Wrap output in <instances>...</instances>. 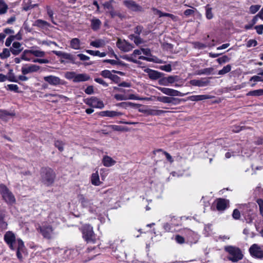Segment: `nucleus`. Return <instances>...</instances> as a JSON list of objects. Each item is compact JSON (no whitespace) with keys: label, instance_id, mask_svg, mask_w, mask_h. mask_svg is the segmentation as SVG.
Here are the masks:
<instances>
[{"label":"nucleus","instance_id":"f257e3e1","mask_svg":"<svg viewBox=\"0 0 263 263\" xmlns=\"http://www.w3.org/2000/svg\"><path fill=\"white\" fill-rule=\"evenodd\" d=\"M41 180L46 186L51 185L55 178V174L53 170L49 167H43L41 170Z\"/></svg>","mask_w":263,"mask_h":263},{"label":"nucleus","instance_id":"f03ea898","mask_svg":"<svg viewBox=\"0 0 263 263\" xmlns=\"http://www.w3.org/2000/svg\"><path fill=\"white\" fill-rule=\"evenodd\" d=\"M224 250L229 254V260L233 262H237L243 257L241 251L237 247L229 246L225 247Z\"/></svg>","mask_w":263,"mask_h":263},{"label":"nucleus","instance_id":"7ed1b4c3","mask_svg":"<svg viewBox=\"0 0 263 263\" xmlns=\"http://www.w3.org/2000/svg\"><path fill=\"white\" fill-rule=\"evenodd\" d=\"M78 199L79 203H81L82 207L87 209L91 213L96 212L97 207L93 205L92 201L86 198L83 195H79Z\"/></svg>","mask_w":263,"mask_h":263},{"label":"nucleus","instance_id":"20e7f679","mask_svg":"<svg viewBox=\"0 0 263 263\" xmlns=\"http://www.w3.org/2000/svg\"><path fill=\"white\" fill-rule=\"evenodd\" d=\"M83 238L87 242L95 243V234L92 227L89 224L84 225L82 228Z\"/></svg>","mask_w":263,"mask_h":263},{"label":"nucleus","instance_id":"39448f33","mask_svg":"<svg viewBox=\"0 0 263 263\" xmlns=\"http://www.w3.org/2000/svg\"><path fill=\"white\" fill-rule=\"evenodd\" d=\"M0 192L4 199L9 203H13L15 202L14 196L4 185H0Z\"/></svg>","mask_w":263,"mask_h":263},{"label":"nucleus","instance_id":"423d86ee","mask_svg":"<svg viewBox=\"0 0 263 263\" xmlns=\"http://www.w3.org/2000/svg\"><path fill=\"white\" fill-rule=\"evenodd\" d=\"M37 229L45 238L51 239L54 235L53 229L49 225L43 224L42 226L39 227Z\"/></svg>","mask_w":263,"mask_h":263},{"label":"nucleus","instance_id":"0eeeda50","mask_svg":"<svg viewBox=\"0 0 263 263\" xmlns=\"http://www.w3.org/2000/svg\"><path fill=\"white\" fill-rule=\"evenodd\" d=\"M84 102L87 105L93 108L102 109L104 107L103 101L96 97H92L86 99Z\"/></svg>","mask_w":263,"mask_h":263},{"label":"nucleus","instance_id":"6e6552de","mask_svg":"<svg viewBox=\"0 0 263 263\" xmlns=\"http://www.w3.org/2000/svg\"><path fill=\"white\" fill-rule=\"evenodd\" d=\"M44 80L49 84L52 86H58L60 85H63L64 84L63 80H62L58 77L52 75L44 77Z\"/></svg>","mask_w":263,"mask_h":263},{"label":"nucleus","instance_id":"1a4fd4ad","mask_svg":"<svg viewBox=\"0 0 263 263\" xmlns=\"http://www.w3.org/2000/svg\"><path fill=\"white\" fill-rule=\"evenodd\" d=\"M117 46L122 51L124 52H128L132 50L134 47L129 43L125 40L118 39L117 42Z\"/></svg>","mask_w":263,"mask_h":263},{"label":"nucleus","instance_id":"9d476101","mask_svg":"<svg viewBox=\"0 0 263 263\" xmlns=\"http://www.w3.org/2000/svg\"><path fill=\"white\" fill-rule=\"evenodd\" d=\"M251 255L255 257L261 258L263 257V250L257 244H253L249 249Z\"/></svg>","mask_w":263,"mask_h":263},{"label":"nucleus","instance_id":"9b49d317","mask_svg":"<svg viewBox=\"0 0 263 263\" xmlns=\"http://www.w3.org/2000/svg\"><path fill=\"white\" fill-rule=\"evenodd\" d=\"M114 98L118 101L126 100L127 99L135 100H147L149 101L151 100L149 98H140L134 95H129V97H127L126 96L121 94H116L114 96Z\"/></svg>","mask_w":263,"mask_h":263},{"label":"nucleus","instance_id":"f8f14e48","mask_svg":"<svg viewBox=\"0 0 263 263\" xmlns=\"http://www.w3.org/2000/svg\"><path fill=\"white\" fill-rule=\"evenodd\" d=\"M4 239L7 243L9 246V247L12 250H14L15 247L13 246V244L15 243V236L14 234L10 231H8L5 234Z\"/></svg>","mask_w":263,"mask_h":263},{"label":"nucleus","instance_id":"ddd939ff","mask_svg":"<svg viewBox=\"0 0 263 263\" xmlns=\"http://www.w3.org/2000/svg\"><path fill=\"white\" fill-rule=\"evenodd\" d=\"M158 89L165 95L170 96H183V94L180 91L171 88L166 87H158Z\"/></svg>","mask_w":263,"mask_h":263},{"label":"nucleus","instance_id":"4468645a","mask_svg":"<svg viewBox=\"0 0 263 263\" xmlns=\"http://www.w3.org/2000/svg\"><path fill=\"white\" fill-rule=\"evenodd\" d=\"M40 69V66L34 64L25 65L22 68V72L24 75L34 72Z\"/></svg>","mask_w":263,"mask_h":263},{"label":"nucleus","instance_id":"2eb2a0df","mask_svg":"<svg viewBox=\"0 0 263 263\" xmlns=\"http://www.w3.org/2000/svg\"><path fill=\"white\" fill-rule=\"evenodd\" d=\"M27 255L26 250L24 247L23 242L17 239V258L22 259L23 256Z\"/></svg>","mask_w":263,"mask_h":263},{"label":"nucleus","instance_id":"dca6fc26","mask_svg":"<svg viewBox=\"0 0 263 263\" xmlns=\"http://www.w3.org/2000/svg\"><path fill=\"white\" fill-rule=\"evenodd\" d=\"M157 100L164 103H172L173 104H177L179 102V100L178 98L165 96L158 97Z\"/></svg>","mask_w":263,"mask_h":263},{"label":"nucleus","instance_id":"f3484780","mask_svg":"<svg viewBox=\"0 0 263 263\" xmlns=\"http://www.w3.org/2000/svg\"><path fill=\"white\" fill-rule=\"evenodd\" d=\"M144 71L148 73L149 78L152 80H157L162 76V74L160 72L149 68H146Z\"/></svg>","mask_w":263,"mask_h":263},{"label":"nucleus","instance_id":"a211bd4d","mask_svg":"<svg viewBox=\"0 0 263 263\" xmlns=\"http://www.w3.org/2000/svg\"><path fill=\"white\" fill-rule=\"evenodd\" d=\"M210 82L206 80L205 78H203L201 80H192L190 81L191 85L193 86H196L198 87H203L207 86L209 84Z\"/></svg>","mask_w":263,"mask_h":263},{"label":"nucleus","instance_id":"6ab92c4d","mask_svg":"<svg viewBox=\"0 0 263 263\" xmlns=\"http://www.w3.org/2000/svg\"><path fill=\"white\" fill-rule=\"evenodd\" d=\"M214 97L210 95H195L191 96L188 97V100L191 101H199L206 99H210L213 98Z\"/></svg>","mask_w":263,"mask_h":263},{"label":"nucleus","instance_id":"aec40b11","mask_svg":"<svg viewBox=\"0 0 263 263\" xmlns=\"http://www.w3.org/2000/svg\"><path fill=\"white\" fill-rule=\"evenodd\" d=\"M215 203L217 210L223 211L227 206L228 201L224 199L219 198L215 201Z\"/></svg>","mask_w":263,"mask_h":263},{"label":"nucleus","instance_id":"412c9836","mask_svg":"<svg viewBox=\"0 0 263 263\" xmlns=\"http://www.w3.org/2000/svg\"><path fill=\"white\" fill-rule=\"evenodd\" d=\"M90 79V76L86 73H76L74 82L79 83L81 82H85L88 81Z\"/></svg>","mask_w":263,"mask_h":263},{"label":"nucleus","instance_id":"4be33fe9","mask_svg":"<svg viewBox=\"0 0 263 263\" xmlns=\"http://www.w3.org/2000/svg\"><path fill=\"white\" fill-rule=\"evenodd\" d=\"M81 42L80 40L78 38H73L70 41V46L71 48L74 50L81 49Z\"/></svg>","mask_w":263,"mask_h":263},{"label":"nucleus","instance_id":"5701e85b","mask_svg":"<svg viewBox=\"0 0 263 263\" xmlns=\"http://www.w3.org/2000/svg\"><path fill=\"white\" fill-rule=\"evenodd\" d=\"M166 111L162 110H158L155 109H148L144 111V113L147 115L151 116H160L162 114L166 112Z\"/></svg>","mask_w":263,"mask_h":263},{"label":"nucleus","instance_id":"b1692460","mask_svg":"<svg viewBox=\"0 0 263 263\" xmlns=\"http://www.w3.org/2000/svg\"><path fill=\"white\" fill-rule=\"evenodd\" d=\"M91 28L94 31H97L100 28L102 24L101 21L97 18H93L91 20Z\"/></svg>","mask_w":263,"mask_h":263},{"label":"nucleus","instance_id":"393cba45","mask_svg":"<svg viewBox=\"0 0 263 263\" xmlns=\"http://www.w3.org/2000/svg\"><path fill=\"white\" fill-rule=\"evenodd\" d=\"M102 163L104 166L106 167H110L116 163V161L113 160L110 157L105 156L103 158Z\"/></svg>","mask_w":263,"mask_h":263},{"label":"nucleus","instance_id":"a878e982","mask_svg":"<svg viewBox=\"0 0 263 263\" xmlns=\"http://www.w3.org/2000/svg\"><path fill=\"white\" fill-rule=\"evenodd\" d=\"M32 49L25 50L21 55V59L25 61H30L32 59Z\"/></svg>","mask_w":263,"mask_h":263},{"label":"nucleus","instance_id":"bb28decb","mask_svg":"<svg viewBox=\"0 0 263 263\" xmlns=\"http://www.w3.org/2000/svg\"><path fill=\"white\" fill-rule=\"evenodd\" d=\"M121 114L119 112H117L115 111H103L100 112V115L102 117H114L116 116H118L121 115Z\"/></svg>","mask_w":263,"mask_h":263},{"label":"nucleus","instance_id":"cd10ccee","mask_svg":"<svg viewBox=\"0 0 263 263\" xmlns=\"http://www.w3.org/2000/svg\"><path fill=\"white\" fill-rule=\"evenodd\" d=\"M106 44L105 40L103 39H98L95 41H91L90 45L96 48H101L104 47Z\"/></svg>","mask_w":263,"mask_h":263},{"label":"nucleus","instance_id":"c85d7f7f","mask_svg":"<svg viewBox=\"0 0 263 263\" xmlns=\"http://www.w3.org/2000/svg\"><path fill=\"white\" fill-rule=\"evenodd\" d=\"M91 182L93 185L96 186H99L101 184L98 172H96L91 175Z\"/></svg>","mask_w":263,"mask_h":263},{"label":"nucleus","instance_id":"c756f323","mask_svg":"<svg viewBox=\"0 0 263 263\" xmlns=\"http://www.w3.org/2000/svg\"><path fill=\"white\" fill-rule=\"evenodd\" d=\"M124 4L128 8L132 10L136 11L139 9V6L132 1H124Z\"/></svg>","mask_w":263,"mask_h":263},{"label":"nucleus","instance_id":"7c9ffc66","mask_svg":"<svg viewBox=\"0 0 263 263\" xmlns=\"http://www.w3.org/2000/svg\"><path fill=\"white\" fill-rule=\"evenodd\" d=\"M205 16L208 20L213 18L214 15L212 12V8L210 7L209 5H206L205 7Z\"/></svg>","mask_w":263,"mask_h":263},{"label":"nucleus","instance_id":"2f4dec72","mask_svg":"<svg viewBox=\"0 0 263 263\" xmlns=\"http://www.w3.org/2000/svg\"><path fill=\"white\" fill-rule=\"evenodd\" d=\"M86 52L89 54L93 56H98L99 57H104L106 55V53L105 52H100L99 51H94L91 50H86Z\"/></svg>","mask_w":263,"mask_h":263},{"label":"nucleus","instance_id":"473e14b6","mask_svg":"<svg viewBox=\"0 0 263 263\" xmlns=\"http://www.w3.org/2000/svg\"><path fill=\"white\" fill-rule=\"evenodd\" d=\"M260 75H256L252 77L250 79V81H253L254 83L251 85V87H254L256 85L257 82H263V77H261L259 76Z\"/></svg>","mask_w":263,"mask_h":263},{"label":"nucleus","instance_id":"72a5a7b5","mask_svg":"<svg viewBox=\"0 0 263 263\" xmlns=\"http://www.w3.org/2000/svg\"><path fill=\"white\" fill-rule=\"evenodd\" d=\"M263 95V89H260L250 91L247 93V96H260Z\"/></svg>","mask_w":263,"mask_h":263},{"label":"nucleus","instance_id":"f704fd0d","mask_svg":"<svg viewBox=\"0 0 263 263\" xmlns=\"http://www.w3.org/2000/svg\"><path fill=\"white\" fill-rule=\"evenodd\" d=\"M129 38L132 41H133L137 45L143 43L142 40L139 36L130 34L129 35Z\"/></svg>","mask_w":263,"mask_h":263},{"label":"nucleus","instance_id":"c9c22d12","mask_svg":"<svg viewBox=\"0 0 263 263\" xmlns=\"http://www.w3.org/2000/svg\"><path fill=\"white\" fill-rule=\"evenodd\" d=\"M214 69L212 67L206 68L203 69H201L198 71L197 74L199 75L206 74L209 75L212 73Z\"/></svg>","mask_w":263,"mask_h":263},{"label":"nucleus","instance_id":"e433bc0d","mask_svg":"<svg viewBox=\"0 0 263 263\" xmlns=\"http://www.w3.org/2000/svg\"><path fill=\"white\" fill-rule=\"evenodd\" d=\"M32 53L33 55L38 58H42L45 55V52L40 50H35L32 49Z\"/></svg>","mask_w":263,"mask_h":263},{"label":"nucleus","instance_id":"4c0bfd02","mask_svg":"<svg viewBox=\"0 0 263 263\" xmlns=\"http://www.w3.org/2000/svg\"><path fill=\"white\" fill-rule=\"evenodd\" d=\"M8 6L3 0H0V14H3L7 12Z\"/></svg>","mask_w":263,"mask_h":263},{"label":"nucleus","instance_id":"58836bf2","mask_svg":"<svg viewBox=\"0 0 263 263\" xmlns=\"http://www.w3.org/2000/svg\"><path fill=\"white\" fill-rule=\"evenodd\" d=\"M4 214L0 213V228L2 230L6 229L7 227V223L4 220Z\"/></svg>","mask_w":263,"mask_h":263},{"label":"nucleus","instance_id":"ea45409f","mask_svg":"<svg viewBox=\"0 0 263 263\" xmlns=\"http://www.w3.org/2000/svg\"><path fill=\"white\" fill-rule=\"evenodd\" d=\"M231 70V66L230 65H227V66L223 67V68L218 71V74L219 75H224L229 72H230Z\"/></svg>","mask_w":263,"mask_h":263},{"label":"nucleus","instance_id":"a19ab883","mask_svg":"<svg viewBox=\"0 0 263 263\" xmlns=\"http://www.w3.org/2000/svg\"><path fill=\"white\" fill-rule=\"evenodd\" d=\"M237 148L235 152L229 151L226 153L225 157L226 158H230L231 156H234L235 154L239 153L240 147L238 144L237 145Z\"/></svg>","mask_w":263,"mask_h":263},{"label":"nucleus","instance_id":"79ce46f5","mask_svg":"<svg viewBox=\"0 0 263 263\" xmlns=\"http://www.w3.org/2000/svg\"><path fill=\"white\" fill-rule=\"evenodd\" d=\"M112 71H109L108 70H104L103 71H101V75L105 78H108V79H110L112 74Z\"/></svg>","mask_w":263,"mask_h":263},{"label":"nucleus","instance_id":"37998d69","mask_svg":"<svg viewBox=\"0 0 263 263\" xmlns=\"http://www.w3.org/2000/svg\"><path fill=\"white\" fill-rule=\"evenodd\" d=\"M7 80L12 82H16V79L14 73L13 72V70L10 69L7 75Z\"/></svg>","mask_w":263,"mask_h":263},{"label":"nucleus","instance_id":"c03bdc74","mask_svg":"<svg viewBox=\"0 0 263 263\" xmlns=\"http://www.w3.org/2000/svg\"><path fill=\"white\" fill-rule=\"evenodd\" d=\"M76 73L74 72H67L65 73V78L68 80H72L74 82V80L76 78Z\"/></svg>","mask_w":263,"mask_h":263},{"label":"nucleus","instance_id":"a18cd8bd","mask_svg":"<svg viewBox=\"0 0 263 263\" xmlns=\"http://www.w3.org/2000/svg\"><path fill=\"white\" fill-rule=\"evenodd\" d=\"M260 8V5H259L251 6L250 7V9H249L250 13L255 14L256 12H257L259 10Z\"/></svg>","mask_w":263,"mask_h":263},{"label":"nucleus","instance_id":"49530a36","mask_svg":"<svg viewBox=\"0 0 263 263\" xmlns=\"http://www.w3.org/2000/svg\"><path fill=\"white\" fill-rule=\"evenodd\" d=\"M123 59L128 61L132 62L134 63L137 64L139 63V61L134 58L133 54H132L131 55H124L123 57Z\"/></svg>","mask_w":263,"mask_h":263},{"label":"nucleus","instance_id":"de8ad7c7","mask_svg":"<svg viewBox=\"0 0 263 263\" xmlns=\"http://www.w3.org/2000/svg\"><path fill=\"white\" fill-rule=\"evenodd\" d=\"M216 61L220 64H222L229 62L230 61V58L227 55H224L221 58L217 59Z\"/></svg>","mask_w":263,"mask_h":263},{"label":"nucleus","instance_id":"09e8293b","mask_svg":"<svg viewBox=\"0 0 263 263\" xmlns=\"http://www.w3.org/2000/svg\"><path fill=\"white\" fill-rule=\"evenodd\" d=\"M46 10L48 15H49L51 22L54 24H56V23L54 22L53 20V11L51 9L49 6H46Z\"/></svg>","mask_w":263,"mask_h":263},{"label":"nucleus","instance_id":"8fccbe9b","mask_svg":"<svg viewBox=\"0 0 263 263\" xmlns=\"http://www.w3.org/2000/svg\"><path fill=\"white\" fill-rule=\"evenodd\" d=\"M10 56V51L8 49L5 48L3 51L0 53V57L2 59H6Z\"/></svg>","mask_w":263,"mask_h":263},{"label":"nucleus","instance_id":"3c124183","mask_svg":"<svg viewBox=\"0 0 263 263\" xmlns=\"http://www.w3.org/2000/svg\"><path fill=\"white\" fill-rule=\"evenodd\" d=\"M36 24L37 26L39 27H44V26H49V25L48 23H47L46 21L42 20H38L36 21Z\"/></svg>","mask_w":263,"mask_h":263},{"label":"nucleus","instance_id":"603ef678","mask_svg":"<svg viewBox=\"0 0 263 263\" xmlns=\"http://www.w3.org/2000/svg\"><path fill=\"white\" fill-rule=\"evenodd\" d=\"M159 69L166 72H171L172 71V67L170 64L160 66Z\"/></svg>","mask_w":263,"mask_h":263},{"label":"nucleus","instance_id":"864d4df0","mask_svg":"<svg viewBox=\"0 0 263 263\" xmlns=\"http://www.w3.org/2000/svg\"><path fill=\"white\" fill-rule=\"evenodd\" d=\"M166 81L168 83L172 84L175 81H177L178 80V77L175 76H169L167 78H166Z\"/></svg>","mask_w":263,"mask_h":263},{"label":"nucleus","instance_id":"5fc2aeb1","mask_svg":"<svg viewBox=\"0 0 263 263\" xmlns=\"http://www.w3.org/2000/svg\"><path fill=\"white\" fill-rule=\"evenodd\" d=\"M15 37V35H11L9 37H8L5 42L6 46L7 47L10 46L12 41H13V40L14 39Z\"/></svg>","mask_w":263,"mask_h":263},{"label":"nucleus","instance_id":"6e6d98bb","mask_svg":"<svg viewBox=\"0 0 263 263\" xmlns=\"http://www.w3.org/2000/svg\"><path fill=\"white\" fill-rule=\"evenodd\" d=\"M54 145L55 147H57L60 151L62 152L63 151V143L61 141H55Z\"/></svg>","mask_w":263,"mask_h":263},{"label":"nucleus","instance_id":"4d7b16f0","mask_svg":"<svg viewBox=\"0 0 263 263\" xmlns=\"http://www.w3.org/2000/svg\"><path fill=\"white\" fill-rule=\"evenodd\" d=\"M157 13L159 14L160 17H162V16H168V17H171L173 19L175 17L174 15L172 14L167 13H163V12H162L160 11H158Z\"/></svg>","mask_w":263,"mask_h":263},{"label":"nucleus","instance_id":"13d9d810","mask_svg":"<svg viewBox=\"0 0 263 263\" xmlns=\"http://www.w3.org/2000/svg\"><path fill=\"white\" fill-rule=\"evenodd\" d=\"M113 0H111V1H108V2H106L105 3H104L103 5L104 6V8L105 9H108V10H110V9H111L112 8V5H111V2Z\"/></svg>","mask_w":263,"mask_h":263},{"label":"nucleus","instance_id":"bf43d9fd","mask_svg":"<svg viewBox=\"0 0 263 263\" xmlns=\"http://www.w3.org/2000/svg\"><path fill=\"white\" fill-rule=\"evenodd\" d=\"M175 239L177 243L180 244H182L184 242V238L179 235H177L175 236Z\"/></svg>","mask_w":263,"mask_h":263},{"label":"nucleus","instance_id":"052dcab7","mask_svg":"<svg viewBox=\"0 0 263 263\" xmlns=\"http://www.w3.org/2000/svg\"><path fill=\"white\" fill-rule=\"evenodd\" d=\"M257 45V41L255 40H250L247 43V46L248 47H251L252 46H255Z\"/></svg>","mask_w":263,"mask_h":263},{"label":"nucleus","instance_id":"680f3d73","mask_svg":"<svg viewBox=\"0 0 263 263\" xmlns=\"http://www.w3.org/2000/svg\"><path fill=\"white\" fill-rule=\"evenodd\" d=\"M95 81L99 83V84H100L101 85H102L103 86H105V87H107L108 86V84L105 82L103 79H102L101 78H95Z\"/></svg>","mask_w":263,"mask_h":263},{"label":"nucleus","instance_id":"e2e57ef3","mask_svg":"<svg viewBox=\"0 0 263 263\" xmlns=\"http://www.w3.org/2000/svg\"><path fill=\"white\" fill-rule=\"evenodd\" d=\"M78 57L81 60V61H88L90 59V58L88 56H87L84 54L80 53L77 55Z\"/></svg>","mask_w":263,"mask_h":263},{"label":"nucleus","instance_id":"0e129e2a","mask_svg":"<svg viewBox=\"0 0 263 263\" xmlns=\"http://www.w3.org/2000/svg\"><path fill=\"white\" fill-rule=\"evenodd\" d=\"M232 216L234 219H238L240 216V214L239 211L237 209H235L233 211Z\"/></svg>","mask_w":263,"mask_h":263},{"label":"nucleus","instance_id":"69168bd1","mask_svg":"<svg viewBox=\"0 0 263 263\" xmlns=\"http://www.w3.org/2000/svg\"><path fill=\"white\" fill-rule=\"evenodd\" d=\"M62 58L69 61L73 60L72 56L70 53L66 52H64Z\"/></svg>","mask_w":263,"mask_h":263},{"label":"nucleus","instance_id":"338daca9","mask_svg":"<svg viewBox=\"0 0 263 263\" xmlns=\"http://www.w3.org/2000/svg\"><path fill=\"white\" fill-rule=\"evenodd\" d=\"M111 127L112 129L116 131H124V127L121 126L119 125H111Z\"/></svg>","mask_w":263,"mask_h":263},{"label":"nucleus","instance_id":"774afa93","mask_svg":"<svg viewBox=\"0 0 263 263\" xmlns=\"http://www.w3.org/2000/svg\"><path fill=\"white\" fill-rule=\"evenodd\" d=\"M257 203L259 206L260 213L263 216V200L262 199L257 200Z\"/></svg>","mask_w":263,"mask_h":263}]
</instances>
